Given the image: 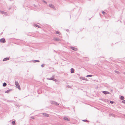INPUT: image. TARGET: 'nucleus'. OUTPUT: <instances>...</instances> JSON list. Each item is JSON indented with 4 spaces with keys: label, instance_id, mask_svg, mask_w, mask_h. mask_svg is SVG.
Here are the masks:
<instances>
[{
    "label": "nucleus",
    "instance_id": "obj_34",
    "mask_svg": "<svg viewBox=\"0 0 125 125\" xmlns=\"http://www.w3.org/2000/svg\"><path fill=\"white\" fill-rule=\"evenodd\" d=\"M67 87H68V88H70L71 87L69 85L67 86Z\"/></svg>",
    "mask_w": 125,
    "mask_h": 125
},
{
    "label": "nucleus",
    "instance_id": "obj_22",
    "mask_svg": "<svg viewBox=\"0 0 125 125\" xmlns=\"http://www.w3.org/2000/svg\"><path fill=\"white\" fill-rule=\"evenodd\" d=\"M124 97L123 96H121L120 97V99L122 100H123L124 99Z\"/></svg>",
    "mask_w": 125,
    "mask_h": 125
},
{
    "label": "nucleus",
    "instance_id": "obj_1",
    "mask_svg": "<svg viewBox=\"0 0 125 125\" xmlns=\"http://www.w3.org/2000/svg\"><path fill=\"white\" fill-rule=\"evenodd\" d=\"M50 103L52 104L53 105H55L57 106L59 105V104H58L57 102L54 101H51L50 102Z\"/></svg>",
    "mask_w": 125,
    "mask_h": 125
},
{
    "label": "nucleus",
    "instance_id": "obj_23",
    "mask_svg": "<svg viewBox=\"0 0 125 125\" xmlns=\"http://www.w3.org/2000/svg\"><path fill=\"white\" fill-rule=\"evenodd\" d=\"M12 124L13 125H15L16 124L15 122V121H13L12 122Z\"/></svg>",
    "mask_w": 125,
    "mask_h": 125
},
{
    "label": "nucleus",
    "instance_id": "obj_32",
    "mask_svg": "<svg viewBox=\"0 0 125 125\" xmlns=\"http://www.w3.org/2000/svg\"><path fill=\"white\" fill-rule=\"evenodd\" d=\"M3 100H4V101H7V99H3Z\"/></svg>",
    "mask_w": 125,
    "mask_h": 125
},
{
    "label": "nucleus",
    "instance_id": "obj_24",
    "mask_svg": "<svg viewBox=\"0 0 125 125\" xmlns=\"http://www.w3.org/2000/svg\"><path fill=\"white\" fill-rule=\"evenodd\" d=\"M115 72L116 73H117V74H119V72H118V71H116V70H115Z\"/></svg>",
    "mask_w": 125,
    "mask_h": 125
},
{
    "label": "nucleus",
    "instance_id": "obj_4",
    "mask_svg": "<svg viewBox=\"0 0 125 125\" xmlns=\"http://www.w3.org/2000/svg\"><path fill=\"white\" fill-rule=\"evenodd\" d=\"M102 93H103L104 94H110V93L106 91H103L102 92Z\"/></svg>",
    "mask_w": 125,
    "mask_h": 125
},
{
    "label": "nucleus",
    "instance_id": "obj_14",
    "mask_svg": "<svg viewBox=\"0 0 125 125\" xmlns=\"http://www.w3.org/2000/svg\"><path fill=\"white\" fill-rule=\"evenodd\" d=\"M12 89H10L9 90H7V91H6L5 92L6 93H9V92L10 91H12Z\"/></svg>",
    "mask_w": 125,
    "mask_h": 125
},
{
    "label": "nucleus",
    "instance_id": "obj_26",
    "mask_svg": "<svg viewBox=\"0 0 125 125\" xmlns=\"http://www.w3.org/2000/svg\"><path fill=\"white\" fill-rule=\"evenodd\" d=\"M15 106L18 107V108H19L20 106V105L19 104H16Z\"/></svg>",
    "mask_w": 125,
    "mask_h": 125
},
{
    "label": "nucleus",
    "instance_id": "obj_29",
    "mask_svg": "<svg viewBox=\"0 0 125 125\" xmlns=\"http://www.w3.org/2000/svg\"><path fill=\"white\" fill-rule=\"evenodd\" d=\"M45 66V64H43L42 65H41V66L42 67H44Z\"/></svg>",
    "mask_w": 125,
    "mask_h": 125
},
{
    "label": "nucleus",
    "instance_id": "obj_11",
    "mask_svg": "<svg viewBox=\"0 0 125 125\" xmlns=\"http://www.w3.org/2000/svg\"><path fill=\"white\" fill-rule=\"evenodd\" d=\"M0 12L3 14H5V15H7V13L5 12H4V11H0Z\"/></svg>",
    "mask_w": 125,
    "mask_h": 125
},
{
    "label": "nucleus",
    "instance_id": "obj_38",
    "mask_svg": "<svg viewBox=\"0 0 125 125\" xmlns=\"http://www.w3.org/2000/svg\"><path fill=\"white\" fill-rule=\"evenodd\" d=\"M11 9V7H10L9 8V10H10V9Z\"/></svg>",
    "mask_w": 125,
    "mask_h": 125
},
{
    "label": "nucleus",
    "instance_id": "obj_20",
    "mask_svg": "<svg viewBox=\"0 0 125 125\" xmlns=\"http://www.w3.org/2000/svg\"><path fill=\"white\" fill-rule=\"evenodd\" d=\"M93 76H94L93 75H87L86 76V77H91Z\"/></svg>",
    "mask_w": 125,
    "mask_h": 125
},
{
    "label": "nucleus",
    "instance_id": "obj_33",
    "mask_svg": "<svg viewBox=\"0 0 125 125\" xmlns=\"http://www.w3.org/2000/svg\"><path fill=\"white\" fill-rule=\"evenodd\" d=\"M43 2H44V3H46V4L47 3V2L46 1L44 0H43Z\"/></svg>",
    "mask_w": 125,
    "mask_h": 125
},
{
    "label": "nucleus",
    "instance_id": "obj_12",
    "mask_svg": "<svg viewBox=\"0 0 125 125\" xmlns=\"http://www.w3.org/2000/svg\"><path fill=\"white\" fill-rule=\"evenodd\" d=\"M63 119L65 120H67L68 121H70V119H69L66 117H64L63 118Z\"/></svg>",
    "mask_w": 125,
    "mask_h": 125
},
{
    "label": "nucleus",
    "instance_id": "obj_3",
    "mask_svg": "<svg viewBox=\"0 0 125 125\" xmlns=\"http://www.w3.org/2000/svg\"><path fill=\"white\" fill-rule=\"evenodd\" d=\"M0 42L2 43H4L6 42L4 38H1L0 39Z\"/></svg>",
    "mask_w": 125,
    "mask_h": 125
},
{
    "label": "nucleus",
    "instance_id": "obj_18",
    "mask_svg": "<svg viewBox=\"0 0 125 125\" xmlns=\"http://www.w3.org/2000/svg\"><path fill=\"white\" fill-rule=\"evenodd\" d=\"M7 102H9L10 103L14 102V101H13L9 100H7Z\"/></svg>",
    "mask_w": 125,
    "mask_h": 125
},
{
    "label": "nucleus",
    "instance_id": "obj_15",
    "mask_svg": "<svg viewBox=\"0 0 125 125\" xmlns=\"http://www.w3.org/2000/svg\"><path fill=\"white\" fill-rule=\"evenodd\" d=\"M74 71V69L73 68H72L71 69V72L72 73H73Z\"/></svg>",
    "mask_w": 125,
    "mask_h": 125
},
{
    "label": "nucleus",
    "instance_id": "obj_6",
    "mask_svg": "<svg viewBox=\"0 0 125 125\" xmlns=\"http://www.w3.org/2000/svg\"><path fill=\"white\" fill-rule=\"evenodd\" d=\"M53 40H54L56 41H57L58 42L61 41V40L60 39L57 38H54Z\"/></svg>",
    "mask_w": 125,
    "mask_h": 125
},
{
    "label": "nucleus",
    "instance_id": "obj_9",
    "mask_svg": "<svg viewBox=\"0 0 125 125\" xmlns=\"http://www.w3.org/2000/svg\"><path fill=\"white\" fill-rule=\"evenodd\" d=\"M71 48L74 51H77V48L75 47H71Z\"/></svg>",
    "mask_w": 125,
    "mask_h": 125
},
{
    "label": "nucleus",
    "instance_id": "obj_39",
    "mask_svg": "<svg viewBox=\"0 0 125 125\" xmlns=\"http://www.w3.org/2000/svg\"><path fill=\"white\" fill-rule=\"evenodd\" d=\"M123 74H125V72H124L123 73Z\"/></svg>",
    "mask_w": 125,
    "mask_h": 125
},
{
    "label": "nucleus",
    "instance_id": "obj_10",
    "mask_svg": "<svg viewBox=\"0 0 125 125\" xmlns=\"http://www.w3.org/2000/svg\"><path fill=\"white\" fill-rule=\"evenodd\" d=\"M80 79H81L83 80H86V81H87L88 80L87 79V78H85V77H80Z\"/></svg>",
    "mask_w": 125,
    "mask_h": 125
},
{
    "label": "nucleus",
    "instance_id": "obj_30",
    "mask_svg": "<svg viewBox=\"0 0 125 125\" xmlns=\"http://www.w3.org/2000/svg\"><path fill=\"white\" fill-rule=\"evenodd\" d=\"M122 102L124 103L125 104V100H124L122 101Z\"/></svg>",
    "mask_w": 125,
    "mask_h": 125
},
{
    "label": "nucleus",
    "instance_id": "obj_28",
    "mask_svg": "<svg viewBox=\"0 0 125 125\" xmlns=\"http://www.w3.org/2000/svg\"><path fill=\"white\" fill-rule=\"evenodd\" d=\"M110 103L112 104H113L114 103V102L113 101H110Z\"/></svg>",
    "mask_w": 125,
    "mask_h": 125
},
{
    "label": "nucleus",
    "instance_id": "obj_16",
    "mask_svg": "<svg viewBox=\"0 0 125 125\" xmlns=\"http://www.w3.org/2000/svg\"><path fill=\"white\" fill-rule=\"evenodd\" d=\"M34 26L35 27H38V28H41L38 25H37L36 24H34Z\"/></svg>",
    "mask_w": 125,
    "mask_h": 125
},
{
    "label": "nucleus",
    "instance_id": "obj_27",
    "mask_svg": "<svg viewBox=\"0 0 125 125\" xmlns=\"http://www.w3.org/2000/svg\"><path fill=\"white\" fill-rule=\"evenodd\" d=\"M53 80L55 81V82H56L57 81V79H54V78H53Z\"/></svg>",
    "mask_w": 125,
    "mask_h": 125
},
{
    "label": "nucleus",
    "instance_id": "obj_7",
    "mask_svg": "<svg viewBox=\"0 0 125 125\" xmlns=\"http://www.w3.org/2000/svg\"><path fill=\"white\" fill-rule=\"evenodd\" d=\"M42 114L44 116H45V117H49V115L48 114L46 113H42Z\"/></svg>",
    "mask_w": 125,
    "mask_h": 125
},
{
    "label": "nucleus",
    "instance_id": "obj_25",
    "mask_svg": "<svg viewBox=\"0 0 125 125\" xmlns=\"http://www.w3.org/2000/svg\"><path fill=\"white\" fill-rule=\"evenodd\" d=\"M56 34H60V32L58 31H56Z\"/></svg>",
    "mask_w": 125,
    "mask_h": 125
},
{
    "label": "nucleus",
    "instance_id": "obj_13",
    "mask_svg": "<svg viewBox=\"0 0 125 125\" xmlns=\"http://www.w3.org/2000/svg\"><path fill=\"white\" fill-rule=\"evenodd\" d=\"M54 77V76H52V77L50 78H47V79L50 80H53V78Z\"/></svg>",
    "mask_w": 125,
    "mask_h": 125
},
{
    "label": "nucleus",
    "instance_id": "obj_2",
    "mask_svg": "<svg viewBox=\"0 0 125 125\" xmlns=\"http://www.w3.org/2000/svg\"><path fill=\"white\" fill-rule=\"evenodd\" d=\"M15 84L17 86V87L20 90H21V88L19 84L17 82H15Z\"/></svg>",
    "mask_w": 125,
    "mask_h": 125
},
{
    "label": "nucleus",
    "instance_id": "obj_36",
    "mask_svg": "<svg viewBox=\"0 0 125 125\" xmlns=\"http://www.w3.org/2000/svg\"><path fill=\"white\" fill-rule=\"evenodd\" d=\"M34 5V7H37V6H36V5H35V4H34V5Z\"/></svg>",
    "mask_w": 125,
    "mask_h": 125
},
{
    "label": "nucleus",
    "instance_id": "obj_37",
    "mask_svg": "<svg viewBox=\"0 0 125 125\" xmlns=\"http://www.w3.org/2000/svg\"><path fill=\"white\" fill-rule=\"evenodd\" d=\"M66 31H69V30L68 29H66Z\"/></svg>",
    "mask_w": 125,
    "mask_h": 125
},
{
    "label": "nucleus",
    "instance_id": "obj_5",
    "mask_svg": "<svg viewBox=\"0 0 125 125\" xmlns=\"http://www.w3.org/2000/svg\"><path fill=\"white\" fill-rule=\"evenodd\" d=\"M49 6L51 8L54 9L55 8L54 6L52 4H49Z\"/></svg>",
    "mask_w": 125,
    "mask_h": 125
},
{
    "label": "nucleus",
    "instance_id": "obj_35",
    "mask_svg": "<svg viewBox=\"0 0 125 125\" xmlns=\"http://www.w3.org/2000/svg\"><path fill=\"white\" fill-rule=\"evenodd\" d=\"M31 118L33 119H34V117H33V116H32L31 117Z\"/></svg>",
    "mask_w": 125,
    "mask_h": 125
},
{
    "label": "nucleus",
    "instance_id": "obj_19",
    "mask_svg": "<svg viewBox=\"0 0 125 125\" xmlns=\"http://www.w3.org/2000/svg\"><path fill=\"white\" fill-rule=\"evenodd\" d=\"M7 85V83H4L3 84L2 86L3 87H5Z\"/></svg>",
    "mask_w": 125,
    "mask_h": 125
},
{
    "label": "nucleus",
    "instance_id": "obj_8",
    "mask_svg": "<svg viewBox=\"0 0 125 125\" xmlns=\"http://www.w3.org/2000/svg\"><path fill=\"white\" fill-rule=\"evenodd\" d=\"M10 59V58L9 57H6L5 58H4L3 59V61H7V60H8Z\"/></svg>",
    "mask_w": 125,
    "mask_h": 125
},
{
    "label": "nucleus",
    "instance_id": "obj_31",
    "mask_svg": "<svg viewBox=\"0 0 125 125\" xmlns=\"http://www.w3.org/2000/svg\"><path fill=\"white\" fill-rule=\"evenodd\" d=\"M83 121L84 122H87V121H88L86 120H83Z\"/></svg>",
    "mask_w": 125,
    "mask_h": 125
},
{
    "label": "nucleus",
    "instance_id": "obj_17",
    "mask_svg": "<svg viewBox=\"0 0 125 125\" xmlns=\"http://www.w3.org/2000/svg\"><path fill=\"white\" fill-rule=\"evenodd\" d=\"M33 62L34 63H35L37 62H40V61L38 60H33Z\"/></svg>",
    "mask_w": 125,
    "mask_h": 125
},
{
    "label": "nucleus",
    "instance_id": "obj_21",
    "mask_svg": "<svg viewBox=\"0 0 125 125\" xmlns=\"http://www.w3.org/2000/svg\"><path fill=\"white\" fill-rule=\"evenodd\" d=\"M102 14L104 15H105L106 14V13L104 11H102Z\"/></svg>",
    "mask_w": 125,
    "mask_h": 125
}]
</instances>
